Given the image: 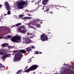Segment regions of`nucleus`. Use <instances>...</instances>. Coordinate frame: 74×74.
<instances>
[{
	"mask_svg": "<svg viewBox=\"0 0 74 74\" xmlns=\"http://www.w3.org/2000/svg\"><path fill=\"white\" fill-rule=\"evenodd\" d=\"M36 54H39V52H38V51H36L35 52L34 55H36Z\"/></svg>",
	"mask_w": 74,
	"mask_h": 74,
	"instance_id": "23",
	"label": "nucleus"
},
{
	"mask_svg": "<svg viewBox=\"0 0 74 74\" xmlns=\"http://www.w3.org/2000/svg\"><path fill=\"white\" fill-rule=\"evenodd\" d=\"M41 1V0H39L38 2H37L38 4Z\"/></svg>",
	"mask_w": 74,
	"mask_h": 74,
	"instance_id": "33",
	"label": "nucleus"
},
{
	"mask_svg": "<svg viewBox=\"0 0 74 74\" xmlns=\"http://www.w3.org/2000/svg\"><path fill=\"white\" fill-rule=\"evenodd\" d=\"M27 67H28V66H26V68H27Z\"/></svg>",
	"mask_w": 74,
	"mask_h": 74,
	"instance_id": "45",
	"label": "nucleus"
},
{
	"mask_svg": "<svg viewBox=\"0 0 74 74\" xmlns=\"http://www.w3.org/2000/svg\"><path fill=\"white\" fill-rule=\"evenodd\" d=\"M31 59H32V58H30V59H29L28 60V63H30L31 62Z\"/></svg>",
	"mask_w": 74,
	"mask_h": 74,
	"instance_id": "26",
	"label": "nucleus"
},
{
	"mask_svg": "<svg viewBox=\"0 0 74 74\" xmlns=\"http://www.w3.org/2000/svg\"><path fill=\"white\" fill-rule=\"evenodd\" d=\"M64 74H74V71L71 70L70 68H65L64 69Z\"/></svg>",
	"mask_w": 74,
	"mask_h": 74,
	"instance_id": "3",
	"label": "nucleus"
},
{
	"mask_svg": "<svg viewBox=\"0 0 74 74\" xmlns=\"http://www.w3.org/2000/svg\"><path fill=\"white\" fill-rule=\"evenodd\" d=\"M34 1H32V2H34Z\"/></svg>",
	"mask_w": 74,
	"mask_h": 74,
	"instance_id": "53",
	"label": "nucleus"
},
{
	"mask_svg": "<svg viewBox=\"0 0 74 74\" xmlns=\"http://www.w3.org/2000/svg\"><path fill=\"white\" fill-rule=\"evenodd\" d=\"M6 37H8V38H11V35H8L6 36Z\"/></svg>",
	"mask_w": 74,
	"mask_h": 74,
	"instance_id": "27",
	"label": "nucleus"
},
{
	"mask_svg": "<svg viewBox=\"0 0 74 74\" xmlns=\"http://www.w3.org/2000/svg\"><path fill=\"white\" fill-rule=\"evenodd\" d=\"M36 27H37L38 28L41 27V25H40V24H37L36 25Z\"/></svg>",
	"mask_w": 74,
	"mask_h": 74,
	"instance_id": "18",
	"label": "nucleus"
},
{
	"mask_svg": "<svg viewBox=\"0 0 74 74\" xmlns=\"http://www.w3.org/2000/svg\"><path fill=\"white\" fill-rule=\"evenodd\" d=\"M7 14L10 15V14H11V12L10 11H8L7 12Z\"/></svg>",
	"mask_w": 74,
	"mask_h": 74,
	"instance_id": "24",
	"label": "nucleus"
},
{
	"mask_svg": "<svg viewBox=\"0 0 74 74\" xmlns=\"http://www.w3.org/2000/svg\"><path fill=\"white\" fill-rule=\"evenodd\" d=\"M1 66L2 67H3V65H2V64H1Z\"/></svg>",
	"mask_w": 74,
	"mask_h": 74,
	"instance_id": "40",
	"label": "nucleus"
},
{
	"mask_svg": "<svg viewBox=\"0 0 74 74\" xmlns=\"http://www.w3.org/2000/svg\"><path fill=\"white\" fill-rule=\"evenodd\" d=\"M29 19H31V18L30 17H29Z\"/></svg>",
	"mask_w": 74,
	"mask_h": 74,
	"instance_id": "48",
	"label": "nucleus"
},
{
	"mask_svg": "<svg viewBox=\"0 0 74 74\" xmlns=\"http://www.w3.org/2000/svg\"><path fill=\"white\" fill-rule=\"evenodd\" d=\"M54 74H58V73H54Z\"/></svg>",
	"mask_w": 74,
	"mask_h": 74,
	"instance_id": "49",
	"label": "nucleus"
},
{
	"mask_svg": "<svg viewBox=\"0 0 74 74\" xmlns=\"http://www.w3.org/2000/svg\"><path fill=\"white\" fill-rule=\"evenodd\" d=\"M23 40H24L26 42L27 44H29L30 42H33V41L30 39H29L28 38H23Z\"/></svg>",
	"mask_w": 74,
	"mask_h": 74,
	"instance_id": "8",
	"label": "nucleus"
},
{
	"mask_svg": "<svg viewBox=\"0 0 74 74\" xmlns=\"http://www.w3.org/2000/svg\"><path fill=\"white\" fill-rule=\"evenodd\" d=\"M48 34V36H49V37H50V38H51V33H49V32Z\"/></svg>",
	"mask_w": 74,
	"mask_h": 74,
	"instance_id": "20",
	"label": "nucleus"
},
{
	"mask_svg": "<svg viewBox=\"0 0 74 74\" xmlns=\"http://www.w3.org/2000/svg\"><path fill=\"white\" fill-rule=\"evenodd\" d=\"M15 56H17L20 59H21V58L23 56L21 53H17L15 54Z\"/></svg>",
	"mask_w": 74,
	"mask_h": 74,
	"instance_id": "7",
	"label": "nucleus"
},
{
	"mask_svg": "<svg viewBox=\"0 0 74 74\" xmlns=\"http://www.w3.org/2000/svg\"><path fill=\"white\" fill-rule=\"evenodd\" d=\"M33 73H34V74H36V73L35 72H34Z\"/></svg>",
	"mask_w": 74,
	"mask_h": 74,
	"instance_id": "46",
	"label": "nucleus"
},
{
	"mask_svg": "<svg viewBox=\"0 0 74 74\" xmlns=\"http://www.w3.org/2000/svg\"><path fill=\"white\" fill-rule=\"evenodd\" d=\"M2 6V5H0V7H1V6Z\"/></svg>",
	"mask_w": 74,
	"mask_h": 74,
	"instance_id": "42",
	"label": "nucleus"
},
{
	"mask_svg": "<svg viewBox=\"0 0 74 74\" xmlns=\"http://www.w3.org/2000/svg\"><path fill=\"white\" fill-rule=\"evenodd\" d=\"M4 53L2 51H0V55H3Z\"/></svg>",
	"mask_w": 74,
	"mask_h": 74,
	"instance_id": "25",
	"label": "nucleus"
},
{
	"mask_svg": "<svg viewBox=\"0 0 74 74\" xmlns=\"http://www.w3.org/2000/svg\"><path fill=\"white\" fill-rule=\"evenodd\" d=\"M38 67V65L37 66L36 64L33 65L29 67L28 69H26L25 71H23L24 72L29 73V71L35 70Z\"/></svg>",
	"mask_w": 74,
	"mask_h": 74,
	"instance_id": "2",
	"label": "nucleus"
},
{
	"mask_svg": "<svg viewBox=\"0 0 74 74\" xmlns=\"http://www.w3.org/2000/svg\"><path fill=\"white\" fill-rule=\"evenodd\" d=\"M27 11H29V10H27Z\"/></svg>",
	"mask_w": 74,
	"mask_h": 74,
	"instance_id": "51",
	"label": "nucleus"
},
{
	"mask_svg": "<svg viewBox=\"0 0 74 74\" xmlns=\"http://www.w3.org/2000/svg\"><path fill=\"white\" fill-rule=\"evenodd\" d=\"M9 48H14V47H12V46H9Z\"/></svg>",
	"mask_w": 74,
	"mask_h": 74,
	"instance_id": "30",
	"label": "nucleus"
},
{
	"mask_svg": "<svg viewBox=\"0 0 74 74\" xmlns=\"http://www.w3.org/2000/svg\"><path fill=\"white\" fill-rule=\"evenodd\" d=\"M19 16L20 17H21V18H22V17H23V15H20Z\"/></svg>",
	"mask_w": 74,
	"mask_h": 74,
	"instance_id": "31",
	"label": "nucleus"
},
{
	"mask_svg": "<svg viewBox=\"0 0 74 74\" xmlns=\"http://www.w3.org/2000/svg\"><path fill=\"white\" fill-rule=\"evenodd\" d=\"M40 40L43 41H45L46 40L48 41V38L47 35L45 34H42L40 36Z\"/></svg>",
	"mask_w": 74,
	"mask_h": 74,
	"instance_id": "5",
	"label": "nucleus"
},
{
	"mask_svg": "<svg viewBox=\"0 0 74 74\" xmlns=\"http://www.w3.org/2000/svg\"><path fill=\"white\" fill-rule=\"evenodd\" d=\"M21 23H18L16 24L15 25L12 26V27H18L20 25H21Z\"/></svg>",
	"mask_w": 74,
	"mask_h": 74,
	"instance_id": "14",
	"label": "nucleus"
},
{
	"mask_svg": "<svg viewBox=\"0 0 74 74\" xmlns=\"http://www.w3.org/2000/svg\"><path fill=\"white\" fill-rule=\"evenodd\" d=\"M31 48H32V49H34V46H32L31 47Z\"/></svg>",
	"mask_w": 74,
	"mask_h": 74,
	"instance_id": "32",
	"label": "nucleus"
},
{
	"mask_svg": "<svg viewBox=\"0 0 74 74\" xmlns=\"http://www.w3.org/2000/svg\"><path fill=\"white\" fill-rule=\"evenodd\" d=\"M32 27V28H34V27Z\"/></svg>",
	"mask_w": 74,
	"mask_h": 74,
	"instance_id": "43",
	"label": "nucleus"
},
{
	"mask_svg": "<svg viewBox=\"0 0 74 74\" xmlns=\"http://www.w3.org/2000/svg\"><path fill=\"white\" fill-rule=\"evenodd\" d=\"M24 25H23L18 27V28H19V29H23V28H24Z\"/></svg>",
	"mask_w": 74,
	"mask_h": 74,
	"instance_id": "21",
	"label": "nucleus"
},
{
	"mask_svg": "<svg viewBox=\"0 0 74 74\" xmlns=\"http://www.w3.org/2000/svg\"><path fill=\"white\" fill-rule=\"evenodd\" d=\"M6 37H7L5 36L3 37V38H4L5 39H8V38H7Z\"/></svg>",
	"mask_w": 74,
	"mask_h": 74,
	"instance_id": "35",
	"label": "nucleus"
},
{
	"mask_svg": "<svg viewBox=\"0 0 74 74\" xmlns=\"http://www.w3.org/2000/svg\"><path fill=\"white\" fill-rule=\"evenodd\" d=\"M8 45V43H3L1 45V47H2V48L3 47H7Z\"/></svg>",
	"mask_w": 74,
	"mask_h": 74,
	"instance_id": "12",
	"label": "nucleus"
},
{
	"mask_svg": "<svg viewBox=\"0 0 74 74\" xmlns=\"http://www.w3.org/2000/svg\"><path fill=\"white\" fill-rule=\"evenodd\" d=\"M25 5H27V3L24 1H21L19 3L16 4L17 7L18 9H23V6Z\"/></svg>",
	"mask_w": 74,
	"mask_h": 74,
	"instance_id": "1",
	"label": "nucleus"
},
{
	"mask_svg": "<svg viewBox=\"0 0 74 74\" xmlns=\"http://www.w3.org/2000/svg\"><path fill=\"white\" fill-rule=\"evenodd\" d=\"M22 71L21 70H18V71L17 72V74H18V73H21V72H22Z\"/></svg>",
	"mask_w": 74,
	"mask_h": 74,
	"instance_id": "22",
	"label": "nucleus"
},
{
	"mask_svg": "<svg viewBox=\"0 0 74 74\" xmlns=\"http://www.w3.org/2000/svg\"><path fill=\"white\" fill-rule=\"evenodd\" d=\"M37 21H41V20H37Z\"/></svg>",
	"mask_w": 74,
	"mask_h": 74,
	"instance_id": "37",
	"label": "nucleus"
},
{
	"mask_svg": "<svg viewBox=\"0 0 74 74\" xmlns=\"http://www.w3.org/2000/svg\"><path fill=\"white\" fill-rule=\"evenodd\" d=\"M49 10V8L48 7L46 8L45 10V11H48Z\"/></svg>",
	"mask_w": 74,
	"mask_h": 74,
	"instance_id": "19",
	"label": "nucleus"
},
{
	"mask_svg": "<svg viewBox=\"0 0 74 74\" xmlns=\"http://www.w3.org/2000/svg\"><path fill=\"white\" fill-rule=\"evenodd\" d=\"M50 13H51V14H52L53 12H50Z\"/></svg>",
	"mask_w": 74,
	"mask_h": 74,
	"instance_id": "36",
	"label": "nucleus"
},
{
	"mask_svg": "<svg viewBox=\"0 0 74 74\" xmlns=\"http://www.w3.org/2000/svg\"><path fill=\"white\" fill-rule=\"evenodd\" d=\"M35 4H37V3H36V2H35Z\"/></svg>",
	"mask_w": 74,
	"mask_h": 74,
	"instance_id": "47",
	"label": "nucleus"
},
{
	"mask_svg": "<svg viewBox=\"0 0 74 74\" xmlns=\"http://www.w3.org/2000/svg\"><path fill=\"white\" fill-rule=\"evenodd\" d=\"M2 27H0V29H1V28H2Z\"/></svg>",
	"mask_w": 74,
	"mask_h": 74,
	"instance_id": "44",
	"label": "nucleus"
},
{
	"mask_svg": "<svg viewBox=\"0 0 74 74\" xmlns=\"http://www.w3.org/2000/svg\"><path fill=\"white\" fill-rule=\"evenodd\" d=\"M27 31L25 30H22L20 32L21 33H24L25 34L26 32Z\"/></svg>",
	"mask_w": 74,
	"mask_h": 74,
	"instance_id": "17",
	"label": "nucleus"
},
{
	"mask_svg": "<svg viewBox=\"0 0 74 74\" xmlns=\"http://www.w3.org/2000/svg\"><path fill=\"white\" fill-rule=\"evenodd\" d=\"M18 52H21V50H19V51H18Z\"/></svg>",
	"mask_w": 74,
	"mask_h": 74,
	"instance_id": "41",
	"label": "nucleus"
},
{
	"mask_svg": "<svg viewBox=\"0 0 74 74\" xmlns=\"http://www.w3.org/2000/svg\"><path fill=\"white\" fill-rule=\"evenodd\" d=\"M24 21H26V20H24Z\"/></svg>",
	"mask_w": 74,
	"mask_h": 74,
	"instance_id": "56",
	"label": "nucleus"
},
{
	"mask_svg": "<svg viewBox=\"0 0 74 74\" xmlns=\"http://www.w3.org/2000/svg\"><path fill=\"white\" fill-rule=\"evenodd\" d=\"M29 35L30 36H32L31 37H30L29 38H33V37H34V36L32 34L30 33H27V36H29Z\"/></svg>",
	"mask_w": 74,
	"mask_h": 74,
	"instance_id": "11",
	"label": "nucleus"
},
{
	"mask_svg": "<svg viewBox=\"0 0 74 74\" xmlns=\"http://www.w3.org/2000/svg\"><path fill=\"white\" fill-rule=\"evenodd\" d=\"M21 37L20 36H15L14 37H12L11 40L13 42H19V41L21 40L20 38Z\"/></svg>",
	"mask_w": 74,
	"mask_h": 74,
	"instance_id": "4",
	"label": "nucleus"
},
{
	"mask_svg": "<svg viewBox=\"0 0 74 74\" xmlns=\"http://www.w3.org/2000/svg\"><path fill=\"white\" fill-rule=\"evenodd\" d=\"M41 7L42 8V10H44V6H42Z\"/></svg>",
	"mask_w": 74,
	"mask_h": 74,
	"instance_id": "29",
	"label": "nucleus"
},
{
	"mask_svg": "<svg viewBox=\"0 0 74 74\" xmlns=\"http://www.w3.org/2000/svg\"><path fill=\"white\" fill-rule=\"evenodd\" d=\"M4 4V5H5L6 6V9L7 10V11L10 10H11V8H10V6L9 5V3H8V2H5Z\"/></svg>",
	"mask_w": 74,
	"mask_h": 74,
	"instance_id": "6",
	"label": "nucleus"
},
{
	"mask_svg": "<svg viewBox=\"0 0 74 74\" xmlns=\"http://www.w3.org/2000/svg\"><path fill=\"white\" fill-rule=\"evenodd\" d=\"M25 49H26V51H27V52H29V51H32V49L31 48V47H28Z\"/></svg>",
	"mask_w": 74,
	"mask_h": 74,
	"instance_id": "13",
	"label": "nucleus"
},
{
	"mask_svg": "<svg viewBox=\"0 0 74 74\" xmlns=\"http://www.w3.org/2000/svg\"><path fill=\"white\" fill-rule=\"evenodd\" d=\"M10 55L9 54H8L7 55H4L3 56V59H5V58H7V57H8V56H10Z\"/></svg>",
	"mask_w": 74,
	"mask_h": 74,
	"instance_id": "15",
	"label": "nucleus"
},
{
	"mask_svg": "<svg viewBox=\"0 0 74 74\" xmlns=\"http://www.w3.org/2000/svg\"><path fill=\"white\" fill-rule=\"evenodd\" d=\"M7 14H4V15H5H5H7Z\"/></svg>",
	"mask_w": 74,
	"mask_h": 74,
	"instance_id": "38",
	"label": "nucleus"
},
{
	"mask_svg": "<svg viewBox=\"0 0 74 74\" xmlns=\"http://www.w3.org/2000/svg\"><path fill=\"white\" fill-rule=\"evenodd\" d=\"M27 17H24L23 18V19H27Z\"/></svg>",
	"mask_w": 74,
	"mask_h": 74,
	"instance_id": "34",
	"label": "nucleus"
},
{
	"mask_svg": "<svg viewBox=\"0 0 74 74\" xmlns=\"http://www.w3.org/2000/svg\"><path fill=\"white\" fill-rule=\"evenodd\" d=\"M26 52V51L24 49L21 50L20 53H25Z\"/></svg>",
	"mask_w": 74,
	"mask_h": 74,
	"instance_id": "16",
	"label": "nucleus"
},
{
	"mask_svg": "<svg viewBox=\"0 0 74 74\" xmlns=\"http://www.w3.org/2000/svg\"><path fill=\"white\" fill-rule=\"evenodd\" d=\"M49 0H43L42 1V3L43 5H47V3Z\"/></svg>",
	"mask_w": 74,
	"mask_h": 74,
	"instance_id": "9",
	"label": "nucleus"
},
{
	"mask_svg": "<svg viewBox=\"0 0 74 74\" xmlns=\"http://www.w3.org/2000/svg\"><path fill=\"white\" fill-rule=\"evenodd\" d=\"M39 53H40L41 54V53H42V52H40Z\"/></svg>",
	"mask_w": 74,
	"mask_h": 74,
	"instance_id": "39",
	"label": "nucleus"
},
{
	"mask_svg": "<svg viewBox=\"0 0 74 74\" xmlns=\"http://www.w3.org/2000/svg\"><path fill=\"white\" fill-rule=\"evenodd\" d=\"M28 53H30V52H28Z\"/></svg>",
	"mask_w": 74,
	"mask_h": 74,
	"instance_id": "50",
	"label": "nucleus"
},
{
	"mask_svg": "<svg viewBox=\"0 0 74 74\" xmlns=\"http://www.w3.org/2000/svg\"><path fill=\"white\" fill-rule=\"evenodd\" d=\"M26 69V68H25V70Z\"/></svg>",
	"mask_w": 74,
	"mask_h": 74,
	"instance_id": "52",
	"label": "nucleus"
},
{
	"mask_svg": "<svg viewBox=\"0 0 74 74\" xmlns=\"http://www.w3.org/2000/svg\"><path fill=\"white\" fill-rule=\"evenodd\" d=\"M2 50L3 52H5V49H2Z\"/></svg>",
	"mask_w": 74,
	"mask_h": 74,
	"instance_id": "28",
	"label": "nucleus"
},
{
	"mask_svg": "<svg viewBox=\"0 0 74 74\" xmlns=\"http://www.w3.org/2000/svg\"><path fill=\"white\" fill-rule=\"evenodd\" d=\"M0 66H1V64H0Z\"/></svg>",
	"mask_w": 74,
	"mask_h": 74,
	"instance_id": "55",
	"label": "nucleus"
},
{
	"mask_svg": "<svg viewBox=\"0 0 74 74\" xmlns=\"http://www.w3.org/2000/svg\"><path fill=\"white\" fill-rule=\"evenodd\" d=\"M14 58L13 61L14 62H16L17 60H19L20 59L16 56H15Z\"/></svg>",
	"mask_w": 74,
	"mask_h": 74,
	"instance_id": "10",
	"label": "nucleus"
},
{
	"mask_svg": "<svg viewBox=\"0 0 74 74\" xmlns=\"http://www.w3.org/2000/svg\"><path fill=\"white\" fill-rule=\"evenodd\" d=\"M13 55H14V54H13Z\"/></svg>",
	"mask_w": 74,
	"mask_h": 74,
	"instance_id": "54",
	"label": "nucleus"
}]
</instances>
